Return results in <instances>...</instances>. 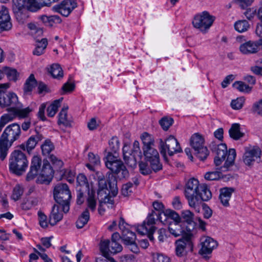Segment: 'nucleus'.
<instances>
[{
	"label": "nucleus",
	"mask_w": 262,
	"mask_h": 262,
	"mask_svg": "<svg viewBox=\"0 0 262 262\" xmlns=\"http://www.w3.org/2000/svg\"><path fill=\"white\" fill-rule=\"evenodd\" d=\"M88 159L89 162L94 165H98L100 163V157L99 156L95 155L92 152L89 153Z\"/></svg>",
	"instance_id": "69168bd1"
},
{
	"label": "nucleus",
	"mask_w": 262,
	"mask_h": 262,
	"mask_svg": "<svg viewBox=\"0 0 262 262\" xmlns=\"http://www.w3.org/2000/svg\"><path fill=\"white\" fill-rule=\"evenodd\" d=\"M258 46L257 42L249 41L241 45L239 50L244 54H252L258 51Z\"/></svg>",
	"instance_id": "cd10ccee"
},
{
	"label": "nucleus",
	"mask_w": 262,
	"mask_h": 262,
	"mask_svg": "<svg viewBox=\"0 0 262 262\" xmlns=\"http://www.w3.org/2000/svg\"><path fill=\"white\" fill-rule=\"evenodd\" d=\"M147 162L149 163L151 169L155 172H157L162 169V165L160 162L159 156Z\"/></svg>",
	"instance_id": "09e8293b"
},
{
	"label": "nucleus",
	"mask_w": 262,
	"mask_h": 262,
	"mask_svg": "<svg viewBox=\"0 0 262 262\" xmlns=\"http://www.w3.org/2000/svg\"><path fill=\"white\" fill-rule=\"evenodd\" d=\"M123 159L125 163L129 167L134 168L137 165L138 160L142 158V152L140 148L139 142L135 141L133 144V148L129 151V146L125 144L122 148Z\"/></svg>",
	"instance_id": "6e6552de"
},
{
	"label": "nucleus",
	"mask_w": 262,
	"mask_h": 262,
	"mask_svg": "<svg viewBox=\"0 0 262 262\" xmlns=\"http://www.w3.org/2000/svg\"><path fill=\"white\" fill-rule=\"evenodd\" d=\"M41 164V160L39 157L34 156L32 158L30 171L27 175L28 181L33 179L37 175Z\"/></svg>",
	"instance_id": "393cba45"
},
{
	"label": "nucleus",
	"mask_w": 262,
	"mask_h": 262,
	"mask_svg": "<svg viewBox=\"0 0 262 262\" xmlns=\"http://www.w3.org/2000/svg\"><path fill=\"white\" fill-rule=\"evenodd\" d=\"M3 71L9 81L16 82L19 79L20 74L14 68L7 66L3 67Z\"/></svg>",
	"instance_id": "c756f323"
},
{
	"label": "nucleus",
	"mask_w": 262,
	"mask_h": 262,
	"mask_svg": "<svg viewBox=\"0 0 262 262\" xmlns=\"http://www.w3.org/2000/svg\"><path fill=\"white\" fill-rule=\"evenodd\" d=\"M121 238L124 244L126 245L135 242L136 236L134 232H132L128 229L122 231Z\"/></svg>",
	"instance_id": "e433bc0d"
},
{
	"label": "nucleus",
	"mask_w": 262,
	"mask_h": 262,
	"mask_svg": "<svg viewBox=\"0 0 262 262\" xmlns=\"http://www.w3.org/2000/svg\"><path fill=\"white\" fill-rule=\"evenodd\" d=\"M196 156L202 161L205 160L209 155V151L206 146L194 150Z\"/></svg>",
	"instance_id": "3c124183"
},
{
	"label": "nucleus",
	"mask_w": 262,
	"mask_h": 262,
	"mask_svg": "<svg viewBox=\"0 0 262 262\" xmlns=\"http://www.w3.org/2000/svg\"><path fill=\"white\" fill-rule=\"evenodd\" d=\"M158 220H159L163 224L169 225L172 221H178L180 219V215L174 210L166 209L163 211H157Z\"/></svg>",
	"instance_id": "a211bd4d"
},
{
	"label": "nucleus",
	"mask_w": 262,
	"mask_h": 262,
	"mask_svg": "<svg viewBox=\"0 0 262 262\" xmlns=\"http://www.w3.org/2000/svg\"><path fill=\"white\" fill-rule=\"evenodd\" d=\"M260 149L257 147H253L246 150L243 156V161L248 166L252 165L255 162L259 163L261 161Z\"/></svg>",
	"instance_id": "dca6fc26"
},
{
	"label": "nucleus",
	"mask_w": 262,
	"mask_h": 262,
	"mask_svg": "<svg viewBox=\"0 0 262 262\" xmlns=\"http://www.w3.org/2000/svg\"><path fill=\"white\" fill-rule=\"evenodd\" d=\"M142 143L143 144V148H147L154 147V140L152 137L147 133H144L141 136Z\"/></svg>",
	"instance_id": "79ce46f5"
},
{
	"label": "nucleus",
	"mask_w": 262,
	"mask_h": 262,
	"mask_svg": "<svg viewBox=\"0 0 262 262\" xmlns=\"http://www.w3.org/2000/svg\"><path fill=\"white\" fill-rule=\"evenodd\" d=\"M28 166V161L26 155L21 150L16 149L13 151L9 160V170L17 175H22Z\"/></svg>",
	"instance_id": "423d86ee"
},
{
	"label": "nucleus",
	"mask_w": 262,
	"mask_h": 262,
	"mask_svg": "<svg viewBox=\"0 0 262 262\" xmlns=\"http://www.w3.org/2000/svg\"><path fill=\"white\" fill-rule=\"evenodd\" d=\"M159 148L161 154L165 159L167 158V152L170 156H172L175 153L182 151L178 140L172 136H170L165 141L160 139Z\"/></svg>",
	"instance_id": "9d476101"
},
{
	"label": "nucleus",
	"mask_w": 262,
	"mask_h": 262,
	"mask_svg": "<svg viewBox=\"0 0 262 262\" xmlns=\"http://www.w3.org/2000/svg\"><path fill=\"white\" fill-rule=\"evenodd\" d=\"M38 19L46 26L52 27L55 23L59 24L61 22V19L58 15H42L38 16Z\"/></svg>",
	"instance_id": "c85d7f7f"
},
{
	"label": "nucleus",
	"mask_w": 262,
	"mask_h": 262,
	"mask_svg": "<svg viewBox=\"0 0 262 262\" xmlns=\"http://www.w3.org/2000/svg\"><path fill=\"white\" fill-rule=\"evenodd\" d=\"M234 190V188L232 187H224L220 189L219 199L223 206H229V201Z\"/></svg>",
	"instance_id": "bb28decb"
},
{
	"label": "nucleus",
	"mask_w": 262,
	"mask_h": 262,
	"mask_svg": "<svg viewBox=\"0 0 262 262\" xmlns=\"http://www.w3.org/2000/svg\"><path fill=\"white\" fill-rule=\"evenodd\" d=\"M233 87L239 92H249L251 91V88L248 85L240 81H235L233 84Z\"/></svg>",
	"instance_id": "8fccbe9b"
},
{
	"label": "nucleus",
	"mask_w": 262,
	"mask_h": 262,
	"mask_svg": "<svg viewBox=\"0 0 262 262\" xmlns=\"http://www.w3.org/2000/svg\"><path fill=\"white\" fill-rule=\"evenodd\" d=\"M202 207L204 210V217L206 219L210 218L212 214V210L206 204H205L204 202H202V204L200 206L199 210H195V211L198 212H200Z\"/></svg>",
	"instance_id": "4d7b16f0"
},
{
	"label": "nucleus",
	"mask_w": 262,
	"mask_h": 262,
	"mask_svg": "<svg viewBox=\"0 0 262 262\" xmlns=\"http://www.w3.org/2000/svg\"><path fill=\"white\" fill-rule=\"evenodd\" d=\"M77 199L76 202L78 205L82 204L84 201V193L86 191L81 190V188H77Z\"/></svg>",
	"instance_id": "338daca9"
},
{
	"label": "nucleus",
	"mask_w": 262,
	"mask_h": 262,
	"mask_svg": "<svg viewBox=\"0 0 262 262\" xmlns=\"http://www.w3.org/2000/svg\"><path fill=\"white\" fill-rule=\"evenodd\" d=\"M28 27L31 31V33L35 36H39L42 35V29L37 26L35 23H30L28 24Z\"/></svg>",
	"instance_id": "de8ad7c7"
},
{
	"label": "nucleus",
	"mask_w": 262,
	"mask_h": 262,
	"mask_svg": "<svg viewBox=\"0 0 262 262\" xmlns=\"http://www.w3.org/2000/svg\"><path fill=\"white\" fill-rule=\"evenodd\" d=\"M23 193V189L19 185H16L13 188L11 198L15 201L18 200Z\"/></svg>",
	"instance_id": "5fc2aeb1"
},
{
	"label": "nucleus",
	"mask_w": 262,
	"mask_h": 262,
	"mask_svg": "<svg viewBox=\"0 0 262 262\" xmlns=\"http://www.w3.org/2000/svg\"><path fill=\"white\" fill-rule=\"evenodd\" d=\"M76 7L77 3L74 0H64L60 5L54 6L52 9L55 12L67 17Z\"/></svg>",
	"instance_id": "f3484780"
},
{
	"label": "nucleus",
	"mask_w": 262,
	"mask_h": 262,
	"mask_svg": "<svg viewBox=\"0 0 262 262\" xmlns=\"http://www.w3.org/2000/svg\"><path fill=\"white\" fill-rule=\"evenodd\" d=\"M90 220V213L88 209L85 210L79 216L76 221V225L77 228L81 229L83 228Z\"/></svg>",
	"instance_id": "f704fd0d"
},
{
	"label": "nucleus",
	"mask_w": 262,
	"mask_h": 262,
	"mask_svg": "<svg viewBox=\"0 0 262 262\" xmlns=\"http://www.w3.org/2000/svg\"><path fill=\"white\" fill-rule=\"evenodd\" d=\"M50 72L54 78L60 79L63 76V70L59 64H52Z\"/></svg>",
	"instance_id": "a19ab883"
},
{
	"label": "nucleus",
	"mask_w": 262,
	"mask_h": 262,
	"mask_svg": "<svg viewBox=\"0 0 262 262\" xmlns=\"http://www.w3.org/2000/svg\"><path fill=\"white\" fill-rule=\"evenodd\" d=\"M109 145L112 152H109L105 158V166L113 173L116 174L119 179L128 177L129 172L123 162L118 159L117 151L119 149L120 142L116 137H113L109 142Z\"/></svg>",
	"instance_id": "7ed1b4c3"
},
{
	"label": "nucleus",
	"mask_w": 262,
	"mask_h": 262,
	"mask_svg": "<svg viewBox=\"0 0 262 262\" xmlns=\"http://www.w3.org/2000/svg\"><path fill=\"white\" fill-rule=\"evenodd\" d=\"M154 262H170V258L167 256L159 253L152 254Z\"/></svg>",
	"instance_id": "052dcab7"
},
{
	"label": "nucleus",
	"mask_w": 262,
	"mask_h": 262,
	"mask_svg": "<svg viewBox=\"0 0 262 262\" xmlns=\"http://www.w3.org/2000/svg\"><path fill=\"white\" fill-rule=\"evenodd\" d=\"M190 144L194 150H198L204 146V139L200 134L195 133L191 137Z\"/></svg>",
	"instance_id": "72a5a7b5"
},
{
	"label": "nucleus",
	"mask_w": 262,
	"mask_h": 262,
	"mask_svg": "<svg viewBox=\"0 0 262 262\" xmlns=\"http://www.w3.org/2000/svg\"><path fill=\"white\" fill-rule=\"evenodd\" d=\"M12 27L10 17L7 8L2 6L0 11V33L10 30Z\"/></svg>",
	"instance_id": "412c9836"
},
{
	"label": "nucleus",
	"mask_w": 262,
	"mask_h": 262,
	"mask_svg": "<svg viewBox=\"0 0 262 262\" xmlns=\"http://www.w3.org/2000/svg\"><path fill=\"white\" fill-rule=\"evenodd\" d=\"M68 106H64L58 114V123L59 125L62 124L64 126H71V121L68 118L67 110Z\"/></svg>",
	"instance_id": "2f4dec72"
},
{
	"label": "nucleus",
	"mask_w": 262,
	"mask_h": 262,
	"mask_svg": "<svg viewBox=\"0 0 262 262\" xmlns=\"http://www.w3.org/2000/svg\"><path fill=\"white\" fill-rule=\"evenodd\" d=\"M98 181L97 194L98 198H100V202L113 204V200L112 197L116 196L118 192L116 177L112 174L109 175L108 183L110 189L107 188L106 181L103 174L98 176Z\"/></svg>",
	"instance_id": "39448f33"
},
{
	"label": "nucleus",
	"mask_w": 262,
	"mask_h": 262,
	"mask_svg": "<svg viewBox=\"0 0 262 262\" xmlns=\"http://www.w3.org/2000/svg\"><path fill=\"white\" fill-rule=\"evenodd\" d=\"M181 220L187 224L185 226L186 230H187L186 233H192V231L195 227V223L193 221L194 214L189 210H183L181 214Z\"/></svg>",
	"instance_id": "5701e85b"
},
{
	"label": "nucleus",
	"mask_w": 262,
	"mask_h": 262,
	"mask_svg": "<svg viewBox=\"0 0 262 262\" xmlns=\"http://www.w3.org/2000/svg\"><path fill=\"white\" fill-rule=\"evenodd\" d=\"M201 248L199 253L206 255L211 253L213 249L217 246V242L211 237L208 236L202 237L200 239Z\"/></svg>",
	"instance_id": "6ab92c4d"
},
{
	"label": "nucleus",
	"mask_w": 262,
	"mask_h": 262,
	"mask_svg": "<svg viewBox=\"0 0 262 262\" xmlns=\"http://www.w3.org/2000/svg\"><path fill=\"white\" fill-rule=\"evenodd\" d=\"M14 114L19 118H24L27 117L29 114L32 111V110L27 107L25 108H20V104L18 102L16 107L13 109Z\"/></svg>",
	"instance_id": "ea45409f"
},
{
	"label": "nucleus",
	"mask_w": 262,
	"mask_h": 262,
	"mask_svg": "<svg viewBox=\"0 0 262 262\" xmlns=\"http://www.w3.org/2000/svg\"><path fill=\"white\" fill-rule=\"evenodd\" d=\"M184 194L189 206L198 210L202 202L208 201L212 198V193L206 184H200L194 178L188 180L185 185Z\"/></svg>",
	"instance_id": "f257e3e1"
},
{
	"label": "nucleus",
	"mask_w": 262,
	"mask_h": 262,
	"mask_svg": "<svg viewBox=\"0 0 262 262\" xmlns=\"http://www.w3.org/2000/svg\"><path fill=\"white\" fill-rule=\"evenodd\" d=\"M37 84V81L33 74H31L26 80L24 85V95H30Z\"/></svg>",
	"instance_id": "7c9ffc66"
},
{
	"label": "nucleus",
	"mask_w": 262,
	"mask_h": 262,
	"mask_svg": "<svg viewBox=\"0 0 262 262\" xmlns=\"http://www.w3.org/2000/svg\"><path fill=\"white\" fill-rule=\"evenodd\" d=\"M133 184L129 182L123 185L121 193L125 196L130 195L133 192Z\"/></svg>",
	"instance_id": "6e6d98bb"
},
{
	"label": "nucleus",
	"mask_w": 262,
	"mask_h": 262,
	"mask_svg": "<svg viewBox=\"0 0 262 262\" xmlns=\"http://www.w3.org/2000/svg\"><path fill=\"white\" fill-rule=\"evenodd\" d=\"M209 147L212 151L216 154L214 160L216 166H220L225 160L227 155L224 166L221 167L223 171H227L228 168L234 164L236 155L234 149H229L228 152H227V147L226 144L217 143L216 141L211 142L209 145Z\"/></svg>",
	"instance_id": "20e7f679"
},
{
	"label": "nucleus",
	"mask_w": 262,
	"mask_h": 262,
	"mask_svg": "<svg viewBox=\"0 0 262 262\" xmlns=\"http://www.w3.org/2000/svg\"><path fill=\"white\" fill-rule=\"evenodd\" d=\"M245 102V98L243 97L237 98L236 99L233 100L231 103V106L234 110L241 109Z\"/></svg>",
	"instance_id": "13d9d810"
},
{
	"label": "nucleus",
	"mask_w": 262,
	"mask_h": 262,
	"mask_svg": "<svg viewBox=\"0 0 262 262\" xmlns=\"http://www.w3.org/2000/svg\"><path fill=\"white\" fill-rule=\"evenodd\" d=\"M249 26V22L246 20H239L234 24L235 29L241 33L246 31Z\"/></svg>",
	"instance_id": "c03bdc74"
},
{
	"label": "nucleus",
	"mask_w": 262,
	"mask_h": 262,
	"mask_svg": "<svg viewBox=\"0 0 262 262\" xmlns=\"http://www.w3.org/2000/svg\"><path fill=\"white\" fill-rule=\"evenodd\" d=\"M143 152L147 162L159 156L158 151L154 147L143 148Z\"/></svg>",
	"instance_id": "37998d69"
},
{
	"label": "nucleus",
	"mask_w": 262,
	"mask_h": 262,
	"mask_svg": "<svg viewBox=\"0 0 262 262\" xmlns=\"http://www.w3.org/2000/svg\"><path fill=\"white\" fill-rule=\"evenodd\" d=\"M100 249L103 256H109V252L116 254L122 250V246L117 242L109 240L101 241L100 243Z\"/></svg>",
	"instance_id": "2eb2a0df"
},
{
	"label": "nucleus",
	"mask_w": 262,
	"mask_h": 262,
	"mask_svg": "<svg viewBox=\"0 0 262 262\" xmlns=\"http://www.w3.org/2000/svg\"><path fill=\"white\" fill-rule=\"evenodd\" d=\"M11 146L10 143L0 138V159L2 161L6 158L8 150Z\"/></svg>",
	"instance_id": "58836bf2"
},
{
	"label": "nucleus",
	"mask_w": 262,
	"mask_h": 262,
	"mask_svg": "<svg viewBox=\"0 0 262 262\" xmlns=\"http://www.w3.org/2000/svg\"><path fill=\"white\" fill-rule=\"evenodd\" d=\"M38 216L40 226L43 228H46L48 226L47 216L40 211L38 212Z\"/></svg>",
	"instance_id": "e2e57ef3"
},
{
	"label": "nucleus",
	"mask_w": 262,
	"mask_h": 262,
	"mask_svg": "<svg viewBox=\"0 0 262 262\" xmlns=\"http://www.w3.org/2000/svg\"><path fill=\"white\" fill-rule=\"evenodd\" d=\"M230 137L236 140L243 137L244 134L241 132L240 125L238 123L233 124L229 130Z\"/></svg>",
	"instance_id": "c9c22d12"
},
{
	"label": "nucleus",
	"mask_w": 262,
	"mask_h": 262,
	"mask_svg": "<svg viewBox=\"0 0 262 262\" xmlns=\"http://www.w3.org/2000/svg\"><path fill=\"white\" fill-rule=\"evenodd\" d=\"M181 218L178 221H172V222L168 225V230L171 234L174 237H178L182 235V237L186 234L187 230L185 226L182 227L180 224Z\"/></svg>",
	"instance_id": "b1692460"
},
{
	"label": "nucleus",
	"mask_w": 262,
	"mask_h": 262,
	"mask_svg": "<svg viewBox=\"0 0 262 262\" xmlns=\"http://www.w3.org/2000/svg\"><path fill=\"white\" fill-rule=\"evenodd\" d=\"M43 138V137L41 134L37 133L36 135H32L29 138L26 143L21 144L19 147L23 150H27L28 154H30L38 142L42 140Z\"/></svg>",
	"instance_id": "4be33fe9"
},
{
	"label": "nucleus",
	"mask_w": 262,
	"mask_h": 262,
	"mask_svg": "<svg viewBox=\"0 0 262 262\" xmlns=\"http://www.w3.org/2000/svg\"><path fill=\"white\" fill-rule=\"evenodd\" d=\"M75 173L71 170H66L64 173V176L67 181L70 183L74 182L75 180Z\"/></svg>",
	"instance_id": "774afa93"
},
{
	"label": "nucleus",
	"mask_w": 262,
	"mask_h": 262,
	"mask_svg": "<svg viewBox=\"0 0 262 262\" xmlns=\"http://www.w3.org/2000/svg\"><path fill=\"white\" fill-rule=\"evenodd\" d=\"M213 21V17L207 12L204 11L194 16L192 24L195 28L202 32H205L211 26Z\"/></svg>",
	"instance_id": "9b49d317"
},
{
	"label": "nucleus",
	"mask_w": 262,
	"mask_h": 262,
	"mask_svg": "<svg viewBox=\"0 0 262 262\" xmlns=\"http://www.w3.org/2000/svg\"><path fill=\"white\" fill-rule=\"evenodd\" d=\"M251 111L254 114L262 117V98L253 103Z\"/></svg>",
	"instance_id": "603ef678"
},
{
	"label": "nucleus",
	"mask_w": 262,
	"mask_h": 262,
	"mask_svg": "<svg viewBox=\"0 0 262 262\" xmlns=\"http://www.w3.org/2000/svg\"><path fill=\"white\" fill-rule=\"evenodd\" d=\"M42 43L43 45L42 47L36 46L35 49L33 52V54L35 55L40 56L43 54L45 52V50L46 49L47 46L48 45V40L47 39H44Z\"/></svg>",
	"instance_id": "0e129e2a"
},
{
	"label": "nucleus",
	"mask_w": 262,
	"mask_h": 262,
	"mask_svg": "<svg viewBox=\"0 0 262 262\" xmlns=\"http://www.w3.org/2000/svg\"><path fill=\"white\" fill-rule=\"evenodd\" d=\"M88 197L86 200V203L88 207L92 211H94L96 209V200L95 198V193L92 191L91 192L88 191Z\"/></svg>",
	"instance_id": "a18cd8bd"
},
{
	"label": "nucleus",
	"mask_w": 262,
	"mask_h": 262,
	"mask_svg": "<svg viewBox=\"0 0 262 262\" xmlns=\"http://www.w3.org/2000/svg\"><path fill=\"white\" fill-rule=\"evenodd\" d=\"M9 87L10 83L8 82L0 84V106L2 107L9 106L13 110L17 106L18 100L14 93L6 91Z\"/></svg>",
	"instance_id": "1a4fd4ad"
},
{
	"label": "nucleus",
	"mask_w": 262,
	"mask_h": 262,
	"mask_svg": "<svg viewBox=\"0 0 262 262\" xmlns=\"http://www.w3.org/2000/svg\"><path fill=\"white\" fill-rule=\"evenodd\" d=\"M221 172L219 171H209L205 174V179L209 181L216 180L220 178Z\"/></svg>",
	"instance_id": "bf43d9fd"
},
{
	"label": "nucleus",
	"mask_w": 262,
	"mask_h": 262,
	"mask_svg": "<svg viewBox=\"0 0 262 262\" xmlns=\"http://www.w3.org/2000/svg\"><path fill=\"white\" fill-rule=\"evenodd\" d=\"M53 196L56 202L62 208L64 213L68 212L72 195L68 185L62 183L56 185L53 190Z\"/></svg>",
	"instance_id": "0eeeda50"
},
{
	"label": "nucleus",
	"mask_w": 262,
	"mask_h": 262,
	"mask_svg": "<svg viewBox=\"0 0 262 262\" xmlns=\"http://www.w3.org/2000/svg\"><path fill=\"white\" fill-rule=\"evenodd\" d=\"M62 100L63 98L55 100L47 107V111L49 117H53L55 116Z\"/></svg>",
	"instance_id": "4c0bfd02"
},
{
	"label": "nucleus",
	"mask_w": 262,
	"mask_h": 262,
	"mask_svg": "<svg viewBox=\"0 0 262 262\" xmlns=\"http://www.w3.org/2000/svg\"><path fill=\"white\" fill-rule=\"evenodd\" d=\"M193 234L186 233L181 238L176 242V253L178 256L182 257L185 254V249L192 251L193 249Z\"/></svg>",
	"instance_id": "f8f14e48"
},
{
	"label": "nucleus",
	"mask_w": 262,
	"mask_h": 262,
	"mask_svg": "<svg viewBox=\"0 0 262 262\" xmlns=\"http://www.w3.org/2000/svg\"><path fill=\"white\" fill-rule=\"evenodd\" d=\"M41 150L43 155H48L54 149L53 143L49 140H46L41 145Z\"/></svg>",
	"instance_id": "49530a36"
},
{
	"label": "nucleus",
	"mask_w": 262,
	"mask_h": 262,
	"mask_svg": "<svg viewBox=\"0 0 262 262\" xmlns=\"http://www.w3.org/2000/svg\"><path fill=\"white\" fill-rule=\"evenodd\" d=\"M157 211H152L149 214L146 220L142 224L137 225L136 230L141 235H145L148 232L155 231L156 227L155 225L158 220Z\"/></svg>",
	"instance_id": "ddd939ff"
},
{
	"label": "nucleus",
	"mask_w": 262,
	"mask_h": 262,
	"mask_svg": "<svg viewBox=\"0 0 262 262\" xmlns=\"http://www.w3.org/2000/svg\"><path fill=\"white\" fill-rule=\"evenodd\" d=\"M20 133V126L17 123H13L5 129L0 138L12 145L15 141L19 139Z\"/></svg>",
	"instance_id": "4468645a"
},
{
	"label": "nucleus",
	"mask_w": 262,
	"mask_h": 262,
	"mask_svg": "<svg viewBox=\"0 0 262 262\" xmlns=\"http://www.w3.org/2000/svg\"><path fill=\"white\" fill-rule=\"evenodd\" d=\"M53 174V170L50 164L48 162H45L37 181L41 184H49L52 180Z\"/></svg>",
	"instance_id": "aec40b11"
},
{
	"label": "nucleus",
	"mask_w": 262,
	"mask_h": 262,
	"mask_svg": "<svg viewBox=\"0 0 262 262\" xmlns=\"http://www.w3.org/2000/svg\"><path fill=\"white\" fill-rule=\"evenodd\" d=\"M58 0H13L12 10L17 20L23 24L29 17V10L35 11L40 5L50 6Z\"/></svg>",
	"instance_id": "f03ea898"
},
{
	"label": "nucleus",
	"mask_w": 262,
	"mask_h": 262,
	"mask_svg": "<svg viewBox=\"0 0 262 262\" xmlns=\"http://www.w3.org/2000/svg\"><path fill=\"white\" fill-rule=\"evenodd\" d=\"M139 167L140 172L143 175H148L151 172V167L145 162H139Z\"/></svg>",
	"instance_id": "680f3d73"
},
{
	"label": "nucleus",
	"mask_w": 262,
	"mask_h": 262,
	"mask_svg": "<svg viewBox=\"0 0 262 262\" xmlns=\"http://www.w3.org/2000/svg\"><path fill=\"white\" fill-rule=\"evenodd\" d=\"M173 122L172 118L164 117L159 121V124L164 130H167L172 124Z\"/></svg>",
	"instance_id": "864d4df0"
},
{
	"label": "nucleus",
	"mask_w": 262,
	"mask_h": 262,
	"mask_svg": "<svg viewBox=\"0 0 262 262\" xmlns=\"http://www.w3.org/2000/svg\"><path fill=\"white\" fill-rule=\"evenodd\" d=\"M76 189L81 188V190L85 191H90V186L88 179L85 175L82 173L79 174L76 179Z\"/></svg>",
	"instance_id": "473e14b6"
},
{
	"label": "nucleus",
	"mask_w": 262,
	"mask_h": 262,
	"mask_svg": "<svg viewBox=\"0 0 262 262\" xmlns=\"http://www.w3.org/2000/svg\"><path fill=\"white\" fill-rule=\"evenodd\" d=\"M59 206V205H54L49 215V223L52 226L56 225L57 223L60 222L63 218L62 212H64L62 210V211H60Z\"/></svg>",
	"instance_id": "a878e982"
}]
</instances>
